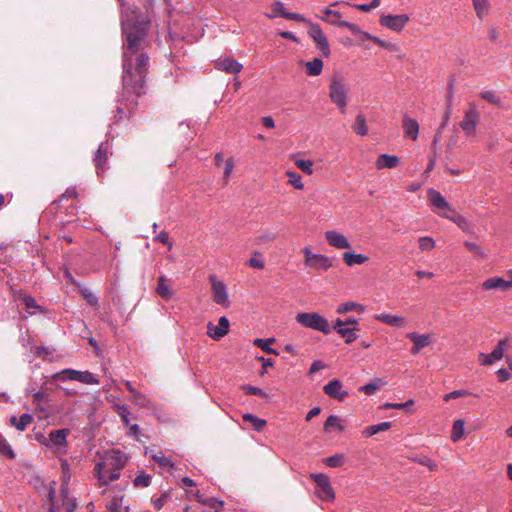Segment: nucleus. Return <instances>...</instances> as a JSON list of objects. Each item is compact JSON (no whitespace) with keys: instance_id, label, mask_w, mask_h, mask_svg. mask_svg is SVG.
<instances>
[{"instance_id":"obj_29","label":"nucleus","mask_w":512,"mask_h":512,"mask_svg":"<svg viewBox=\"0 0 512 512\" xmlns=\"http://www.w3.org/2000/svg\"><path fill=\"white\" fill-rule=\"evenodd\" d=\"M387 384V382L382 378H374L371 382H369L366 385H363L359 388L360 392L365 393L366 395H373L384 387Z\"/></svg>"},{"instance_id":"obj_32","label":"nucleus","mask_w":512,"mask_h":512,"mask_svg":"<svg viewBox=\"0 0 512 512\" xmlns=\"http://www.w3.org/2000/svg\"><path fill=\"white\" fill-rule=\"evenodd\" d=\"M342 257L345 264L350 267L356 264H364L369 259L367 256L363 254H355L352 252H344Z\"/></svg>"},{"instance_id":"obj_16","label":"nucleus","mask_w":512,"mask_h":512,"mask_svg":"<svg viewBox=\"0 0 512 512\" xmlns=\"http://www.w3.org/2000/svg\"><path fill=\"white\" fill-rule=\"evenodd\" d=\"M109 154H111L109 142L108 141L102 142L99 145V147L95 153V156L93 158V162L95 164L97 174L104 172L105 164L107 162Z\"/></svg>"},{"instance_id":"obj_49","label":"nucleus","mask_w":512,"mask_h":512,"mask_svg":"<svg viewBox=\"0 0 512 512\" xmlns=\"http://www.w3.org/2000/svg\"><path fill=\"white\" fill-rule=\"evenodd\" d=\"M297 168L302 170L307 175L313 174V162L310 160L295 159L294 161Z\"/></svg>"},{"instance_id":"obj_19","label":"nucleus","mask_w":512,"mask_h":512,"mask_svg":"<svg viewBox=\"0 0 512 512\" xmlns=\"http://www.w3.org/2000/svg\"><path fill=\"white\" fill-rule=\"evenodd\" d=\"M512 288V280H505L502 277H491L486 279L482 283V289L483 290H502V291H508Z\"/></svg>"},{"instance_id":"obj_9","label":"nucleus","mask_w":512,"mask_h":512,"mask_svg":"<svg viewBox=\"0 0 512 512\" xmlns=\"http://www.w3.org/2000/svg\"><path fill=\"white\" fill-rule=\"evenodd\" d=\"M309 24L308 34L316 43L318 49L321 51L322 56L329 57L330 56V46L327 40L326 35L322 31L321 27L318 24L306 22Z\"/></svg>"},{"instance_id":"obj_55","label":"nucleus","mask_w":512,"mask_h":512,"mask_svg":"<svg viewBox=\"0 0 512 512\" xmlns=\"http://www.w3.org/2000/svg\"><path fill=\"white\" fill-rule=\"evenodd\" d=\"M152 458L154 459L155 462H157V464L162 467V468H167V469H170V468H173L174 465L172 463V461L165 457L164 455H162V453H160L159 455L157 454H154L152 456Z\"/></svg>"},{"instance_id":"obj_6","label":"nucleus","mask_w":512,"mask_h":512,"mask_svg":"<svg viewBox=\"0 0 512 512\" xmlns=\"http://www.w3.org/2000/svg\"><path fill=\"white\" fill-rule=\"evenodd\" d=\"M310 477L318 487L316 494L321 500L330 502L335 499L334 489L331 486L330 478L326 474L316 473L311 474Z\"/></svg>"},{"instance_id":"obj_38","label":"nucleus","mask_w":512,"mask_h":512,"mask_svg":"<svg viewBox=\"0 0 512 512\" xmlns=\"http://www.w3.org/2000/svg\"><path fill=\"white\" fill-rule=\"evenodd\" d=\"M113 409L119 415L123 424L128 426L130 423L129 416L131 415L129 407L124 404L116 403L113 405Z\"/></svg>"},{"instance_id":"obj_42","label":"nucleus","mask_w":512,"mask_h":512,"mask_svg":"<svg viewBox=\"0 0 512 512\" xmlns=\"http://www.w3.org/2000/svg\"><path fill=\"white\" fill-rule=\"evenodd\" d=\"M286 175L288 177V184L292 185L298 190H302L304 188V183L302 182V177L300 174L294 171H287Z\"/></svg>"},{"instance_id":"obj_48","label":"nucleus","mask_w":512,"mask_h":512,"mask_svg":"<svg viewBox=\"0 0 512 512\" xmlns=\"http://www.w3.org/2000/svg\"><path fill=\"white\" fill-rule=\"evenodd\" d=\"M465 247L472 252L475 256L479 258H486L487 254L485 251L475 242L465 241L464 242Z\"/></svg>"},{"instance_id":"obj_3","label":"nucleus","mask_w":512,"mask_h":512,"mask_svg":"<svg viewBox=\"0 0 512 512\" xmlns=\"http://www.w3.org/2000/svg\"><path fill=\"white\" fill-rule=\"evenodd\" d=\"M349 85L345 82L343 77L333 75L329 85L330 100L341 110L347 105V95L349 93Z\"/></svg>"},{"instance_id":"obj_52","label":"nucleus","mask_w":512,"mask_h":512,"mask_svg":"<svg viewBox=\"0 0 512 512\" xmlns=\"http://www.w3.org/2000/svg\"><path fill=\"white\" fill-rule=\"evenodd\" d=\"M151 476L144 472L137 475L133 481L134 486L136 487H147L151 483Z\"/></svg>"},{"instance_id":"obj_7","label":"nucleus","mask_w":512,"mask_h":512,"mask_svg":"<svg viewBox=\"0 0 512 512\" xmlns=\"http://www.w3.org/2000/svg\"><path fill=\"white\" fill-rule=\"evenodd\" d=\"M59 380H75L84 384H98L99 380L89 371H78L74 369H64L54 376Z\"/></svg>"},{"instance_id":"obj_10","label":"nucleus","mask_w":512,"mask_h":512,"mask_svg":"<svg viewBox=\"0 0 512 512\" xmlns=\"http://www.w3.org/2000/svg\"><path fill=\"white\" fill-rule=\"evenodd\" d=\"M209 280L212 286L213 301L219 305L228 307L230 302L224 282L219 280L215 275H210Z\"/></svg>"},{"instance_id":"obj_2","label":"nucleus","mask_w":512,"mask_h":512,"mask_svg":"<svg viewBox=\"0 0 512 512\" xmlns=\"http://www.w3.org/2000/svg\"><path fill=\"white\" fill-rule=\"evenodd\" d=\"M127 462V456L120 450H112L107 453L103 461L95 465V476L100 486H106L111 481H115L120 477V470L124 468Z\"/></svg>"},{"instance_id":"obj_63","label":"nucleus","mask_w":512,"mask_h":512,"mask_svg":"<svg viewBox=\"0 0 512 512\" xmlns=\"http://www.w3.org/2000/svg\"><path fill=\"white\" fill-rule=\"evenodd\" d=\"M259 361L262 362V371L261 375H264L266 373V370L268 367L273 366L274 361L271 358H264L263 356L257 358Z\"/></svg>"},{"instance_id":"obj_4","label":"nucleus","mask_w":512,"mask_h":512,"mask_svg":"<svg viewBox=\"0 0 512 512\" xmlns=\"http://www.w3.org/2000/svg\"><path fill=\"white\" fill-rule=\"evenodd\" d=\"M295 319L303 327L322 332L323 334L331 332L328 320L316 312H301L296 315Z\"/></svg>"},{"instance_id":"obj_51","label":"nucleus","mask_w":512,"mask_h":512,"mask_svg":"<svg viewBox=\"0 0 512 512\" xmlns=\"http://www.w3.org/2000/svg\"><path fill=\"white\" fill-rule=\"evenodd\" d=\"M418 243H419V248L422 251H431L432 249L435 248L434 239L431 237H428V236L420 237L418 239Z\"/></svg>"},{"instance_id":"obj_43","label":"nucleus","mask_w":512,"mask_h":512,"mask_svg":"<svg viewBox=\"0 0 512 512\" xmlns=\"http://www.w3.org/2000/svg\"><path fill=\"white\" fill-rule=\"evenodd\" d=\"M473 5L477 16L482 20L488 12V0H473Z\"/></svg>"},{"instance_id":"obj_20","label":"nucleus","mask_w":512,"mask_h":512,"mask_svg":"<svg viewBox=\"0 0 512 512\" xmlns=\"http://www.w3.org/2000/svg\"><path fill=\"white\" fill-rule=\"evenodd\" d=\"M427 198L429 199L431 206L440 210H452L448 201L442 196V194L433 189L427 190Z\"/></svg>"},{"instance_id":"obj_60","label":"nucleus","mask_w":512,"mask_h":512,"mask_svg":"<svg viewBox=\"0 0 512 512\" xmlns=\"http://www.w3.org/2000/svg\"><path fill=\"white\" fill-rule=\"evenodd\" d=\"M380 5V0H372L369 4H356L354 7L362 12H369Z\"/></svg>"},{"instance_id":"obj_1","label":"nucleus","mask_w":512,"mask_h":512,"mask_svg":"<svg viewBox=\"0 0 512 512\" xmlns=\"http://www.w3.org/2000/svg\"><path fill=\"white\" fill-rule=\"evenodd\" d=\"M149 24L137 10L124 12L122 31L126 37V45L123 52V90L120 101L129 113L138 105V98L146 93L145 76L149 57L143 51V44Z\"/></svg>"},{"instance_id":"obj_59","label":"nucleus","mask_w":512,"mask_h":512,"mask_svg":"<svg viewBox=\"0 0 512 512\" xmlns=\"http://www.w3.org/2000/svg\"><path fill=\"white\" fill-rule=\"evenodd\" d=\"M19 298L23 301L26 308H39L34 297H32L31 295H28L26 293H20Z\"/></svg>"},{"instance_id":"obj_12","label":"nucleus","mask_w":512,"mask_h":512,"mask_svg":"<svg viewBox=\"0 0 512 512\" xmlns=\"http://www.w3.org/2000/svg\"><path fill=\"white\" fill-rule=\"evenodd\" d=\"M69 434L70 430L67 428L50 431L48 435L49 447H57L59 451L65 453L67 451V437Z\"/></svg>"},{"instance_id":"obj_61","label":"nucleus","mask_w":512,"mask_h":512,"mask_svg":"<svg viewBox=\"0 0 512 512\" xmlns=\"http://www.w3.org/2000/svg\"><path fill=\"white\" fill-rule=\"evenodd\" d=\"M154 241L165 244L169 249L172 248V242L169 241L168 233L165 231L160 232L154 237Z\"/></svg>"},{"instance_id":"obj_31","label":"nucleus","mask_w":512,"mask_h":512,"mask_svg":"<svg viewBox=\"0 0 512 512\" xmlns=\"http://www.w3.org/2000/svg\"><path fill=\"white\" fill-rule=\"evenodd\" d=\"M392 423L389 421H385L376 425H370L367 426L363 431L362 434L365 437H371L377 433L387 431L391 428Z\"/></svg>"},{"instance_id":"obj_56","label":"nucleus","mask_w":512,"mask_h":512,"mask_svg":"<svg viewBox=\"0 0 512 512\" xmlns=\"http://www.w3.org/2000/svg\"><path fill=\"white\" fill-rule=\"evenodd\" d=\"M242 390L247 394V395H257V396H261V397H267L268 395L263 392L262 389L258 388V387H255V386H252L250 384H245L242 386Z\"/></svg>"},{"instance_id":"obj_34","label":"nucleus","mask_w":512,"mask_h":512,"mask_svg":"<svg viewBox=\"0 0 512 512\" xmlns=\"http://www.w3.org/2000/svg\"><path fill=\"white\" fill-rule=\"evenodd\" d=\"M306 73L309 76H318L321 74L323 69V61L320 58H314L305 64Z\"/></svg>"},{"instance_id":"obj_26","label":"nucleus","mask_w":512,"mask_h":512,"mask_svg":"<svg viewBox=\"0 0 512 512\" xmlns=\"http://www.w3.org/2000/svg\"><path fill=\"white\" fill-rule=\"evenodd\" d=\"M167 281L168 280L164 275L159 276L156 287V293L165 300H169L173 296V291Z\"/></svg>"},{"instance_id":"obj_33","label":"nucleus","mask_w":512,"mask_h":512,"mask_svg":"<svg viewBox=\"0 0 512 512\" xmlns=\"http://www.w3.org/2000/svg\"><path fill=\"white\" fill-rule=\"evenodd\" d=\"M242 419L246 423H250L254 429L258 432L262 431L266 426V420L259 418L251 413H246L242 416Z\"/></svg>"},{"instance_id":"obj_11","label":"nucleus","mask_w":512,"mask_h":512,"mask_svg":"<svg viewBox=\"0 0 512 512\" xmlns=\"http://www.w3.org/2000/svg\"><path fill=\"white\" fill-rule=\"evenodd\" d=\"M408 22L409 16L406 14L383 15L380 18V24L382 26L396 32H400Z\"/></svg>"},{"instance_id":"obj_54","label":"nucleus","mask_w":512,"mask_h":512,"mask_svg":"<svg viewBox=\"0 0 512 512\" xmlns=\"http://www.w3.org/2000/svg\"><path fill=\"white\" fill-rule=\"evenodd\" d=\"M234 165H235V163H234V159L232 157L228 158L225 161V167H224V172H223V181L225 184H227L229 182V179L233 172Z\"/></svg>"},{"instance_id":"obj_27","label":"nucleus","mask_w":512,"mask_h":512,"mask_svg":"<svg viewBox=\"0 0 512 512\" xmlns=\"http://www.w3.org/2000/svg\"><path fill=\"white\" fill-rule=\"evenodd\" d=\"M195 497L199 503L208 506L209 508L213 509L214 512H220V510L223 508V501L218 500L217 498L204 497V495L200 494L199 491L196 493Z\"/></svg>"},{"instance_id":"obj_13","label":"nucleus","mask_w":512,"mask_h":512,"mask_svg":"<svg viewBox=\"0 0 512 512\" xmlns=\"http://www.w3.org/2000/svg\"><path fill=\"white\" fill-rule=\"evenodd\" d=\"M323 392L330 398L343 401L348 395V391L343 388V384L338 379H333L323 387Z\"/></svg>"},{"instance_id":"obj_44","label":"nucleus","mask_w":512,"mask_h":512,"mask_svg":"<svg viewBox=\"0 0 512 512\" xmlns=\"http://www.w3.org/2000/svg\"><path fill=\"white\" fill-rule=\"evenodd\" d=\"M480 97L494 106L500 107L502 104L501 98L494 91H483L480 94Z\"/></svg>"},{"instance_id":"obj_64","label":"nucleus","mask_w":512,"mask_h":512,"mask_svg":"<svg viewBox=\"0 0 512 512\" xmlns=\"http://www.w3.org/2000/svg\"><path fill=\"white\" fill-rule=\"evenodd\" d=\"M325 368V364L321 360H315L309 369V374H314Z\"/></svg>"},{"instance_id":"obj_36","label":"nucleus","mask_w":512,"mask_h":512,"mask_svg":"<svg viewBox=\"0 0 512 512\" xmlns=\"http://www.w3.org/2000/svg\"><path fill=\"white\" fill-rule=\"evenodd\" d=\"M407 337L412 341L413 344H416L421 349L430 344V337L425 334H418L416 332H411V333L407 334Z\"/></svg>"},{"instance_id":"obj_25","label":"nucleus","mask_w":512,"mask_h":512,"mask_svg":"<svg viewBox=\"0 0 512 512\" xmlns=\"http://www.w3.org/2000/svg\"><path fill=\"white\" fill-rule=\"evenodd\" d=\"M337 4L338 3L335 2V3L331 4L330 7L323 9V16H321L320 18L330 24L341 26L340 23L344 21V20H340V18L342 16L341 13L339 11L333 10L331 8L332 6H335ZM342 27H344V26L342 25Z\"/></svg>"},{"instance_id":"obj_17","label":"nucleus","mask_w":512,"mask_h":512,"mask_svg":"<svg viewBox=\"0 0 512 512\" xmlns=\"http://www.w3.org/2000/svg\"><path fill=\"white\" fill-rule=\"evenodd\" d=\"M271 9L273 10L274 14L268 15V17H270V18H273L275 15H279L288 20H294V21H298V22H308V20L303 15L298 14V13L288 12L285 9L284 4L280 1H275L274 3H272Z\"/></svg>"},{"instance_id":"obj_58","label":"nucleus","mask_w":512,"mask_h":512,"mask_svg":"<svg viewBox=\"0 0 512 512\" xmlns=\"http://www.w3.org/2000/svg\"><path fill=\"white\" fill-rule=\"evenodd\" d=\"M169 498V494L168 493H163L161 496L157 497V498H152V505L153 507L159 511L163 508L165 502L168 500Z\"/></svg>"},{"instance_id":"obj_35","label":"nucleus","mask_w":512,"mask_h":512,"mask_svg":"<svg viewBox=\"0 0 512 512\" xmlns=\"http://www.w3.org/2000/svg\"><path fill=\"white\" fill-rule=\"evenodd\" d=\"M323 429L325 432H330L332 429L341 432L344 430V427L341 424V419L337 415H330L326 419Z\"/></svg>"},{"instance_id":"obj_5","label":"nucleus","mask_w":512,"mask_h":512,"mask_svg":"<svg viewBox=\"0 0 512 512\" xmlns=\"http://www.w3.org/2000/svg\"><path fill=\"white\" fill-rule=\"evenodd\" d=\"M301 252L304 256V265L317 272L327 271L333 265L330 257L313 253L309 247H304Z\"/></svg>"},{"instance_id":"obj_39","label":"nucleus","mask_w":512,"mask_h":512,"mask_svg":"<svg viewBox=\"0 0 512 512\" xmlns=\"http://www.w3.org/2000/svg\"><path fill=\"white\" fill-rule=\"evenodd\" d=\"M131 400L138 406L142 407V408H151L152 407V402L151 400L146 396L144 395L143 393H141L140 391L136 390L132 395H131Z\"/></svg>"},{"instance_id":"obj_45","label":"nucleus","mask_w":512,"mask_h":512,"mask_svg":"<svg viewBox=\"0 0 512 512\" xmlns=\"http://www.w3.org/2000/svg\"><path fill=\"white\" fill-rule=\"evenodd\" d=\"M345 461V457L343 454H334L330 457H327L324 462L327 466L332 468H338L343 465Z\"/></svg>"},{"instance_id":"obj_46","label":"nucleus","mask_w":512,"mask_h":512,"mask_svg":"<svg viewBox=\"0 0 512 512\" xmlns=\"http://www.w3.org/2000/svg\"><path fill=\"white\" fill-rule=\"evenodd\" d=\"M464 434V423L462 420H456L452 428L451 439L456 442L462 438Z\"/></svg>"},{"instance_id":"obj_15","label":"nucleus","mask_w":512,"mask_h":512,"mask_svg":"<svg viewBox=\"0 0 512 512\" xmlns=\"http://www.w3.org/2000/svg\"><path fill=\"white\" fill-rule=\"evenodd\" d=\"M508 343V338L500 340L497 346L493 349L490 354H480V362L482 365H492L495 361L500 360L503 357L504 349Z\"/></svg>"},{"instance_id":"obj_18","label":"nucleus","mask_w":512,"mask_h":512,"mask_svg":"<svg viewBox=\"0 0 512 512\" xmlns=\"http://www.w3.org/2000/svg\"><path fill=\"white\" fill-rule=\"evenodd\" d=\"M325 238L328 244L337 249H348L351 247L348 239L344 234L335 230H328L325 232Z\"/></svg>"},{"instance_id":"obj_62","label":"nucleus","mask_w":512,"mask_h":512,"mask_svg":"<svg viewBox=\"0 0 512 512\" xmlns=\"http://www.w3.org/2000/svg\"><path fill=\"white\" fill-rule=\"evenodd\" d=\"M78 193L77 190L74 187L66 189V191L61 195L60 201L64 199H74L77 198Z\"/></svg>"},{"instance_id":"obj_47","label":"nucleus","mask_w":512,"mask_h":512,"mask_svg":"<svg viewBox=\"0 0 512 512\" xmlns=\"http://www.w3.org/2000/svg\"><path fill=\"white\" fill-rule=\"evenodd\" d=\"M0 454L10 458H15V453L12 450L11 446L7 442V440L0 434Z\"/></svg>"},{"instance_id":"obj_50","label":"nucleus","mask_w":512,"mask_h":512,"mask_svg":"<svg viewBox=\"0 0 512 512\" xmlns=\"http://www.w3.org/2000/svg\"><path fill=\"white\" fill-rule=\"evenodd\" d=\"M412 460L420 465L428 467L430 471H436L438 469V465L428 456L415 457Z\"/></svg>"},{"instance_id":"obj_23","label":"nucleus","mask_w":512,"mask_h":512,"mask_svg":"<svg viewBox=\"0 0 512 512\" xmlns=\"http://www.w3.org/2000/svg\"><path fill=\"white\" fill-rule=\"evenodd\" d=\"M479 120V112L474 103L469 104V108L465 113L464 119L462 121V128H475L478 124Z\"/></svg>"},{"instance_id":"obj_53","label":"nucleus","mask_w":512,"mask_h":512,"mask_svg":"<svg viewBox=\"0 0 512 512\" xmlns=\"http://www.w3.org/2000/svg\"><path fill=\"white\" fill-rule=\"evenodd\" d=\"M471 395H473V394L471 392H469L468 390H464V389L454 390L448 394H445L443 397V400L448 402L452 399H457V398L471 396Z\"/></svg>"},{"instance_id":"obj_24","label":"nucleus","mask_w":512,"mask_h":512,"mask_svg":"<svg viewBox=\"0 0 512 512\" xmlns=\"http://www.w3.org/2000/svg\"><path fill=\"white\" fill-rule=\"evenodd\" d=\"M399 163H400V159L398 156L389 155V154H381L378 156L375 165L378 170H381V169H385V168L393 169V168L397 167Z\"/></svg>"},{"instance_id":"obj_30","label":"nucleus","mask_w":512,"mask_h":512,"mask_svg":"<svg viewBox=\"0 0 512 512\" xmlns=\"http://www.w3.org/2000/svg\"><path fill=\"white\" fill-rule=\"evenodd\" d=\"M32 422L33 417L28 413L22 414L19 418L16 416H12L10 418L11 425H13L19 431H24Z\"/></svg>"},{"instance_id":"obj_57","label":"nucleus","mask_w":512,"mask_h":512,"mask_svg":"<svg viewBox=\"0 0 512 512\" xmlns=\"http://www.w3.org/2000/svg\"><path fill=\"white\" fill-rule=\"evenodd\" d=\"M80 292L82 296L87 300L88 304L91 306L98 305V298L88 288H81Z\"/></svg>"},{"instance_id":"obj_22","label":"nucleus","mask_w":512,"mask_h":512,"mask_svg":"<svg viewBox=\"0 0 512 512\" xmlns=\"http://www.w3.org/2000/svg\"><path fill=\"white\" fill-rule=\"evenodd\" d=\"M374 318L384 324L402 328L406 326L407 321L404 317L398 316V315H392V314H386V313H380L375 314Z\"/></svg>"},{"instance_id":"obj_21","label":"nucleus","mask_w":512,"mask_h":512,"mask_svg":"<svg viewBox=\"0 0 512 512\" xmlns=\"http://www.w3.org/2000/svg\"><path fill=\"white\" fill-rule=\"evenodd\" d=\"M216 67L218 70L224 71L226 73L237 74L242 70L243 65L235 59L228 57L219 60L216 63Z\"/></svg>"},{"instance_id":"obj_14","label":"nucleus","mask_w":512,"mask_h":512,"mask_svg":"<svg viewBox=\"0 0 512 512\" xmlns=\"http://www.w3.org/2000/svg\"><path fill=\"white\" fill-rule=\"evenodd\" d=\"M229 326V320L225 316L220 317L217 325L212 322L208 323L207 334L214 340H220L229 332Z\"/></svg>"},{"instance_id":"obj_8","label":"nucleus","mask_w":512,"mask_h":512,"mask_svg":"<svg viewBox=\"0 0 512 512\" xmlns=\"http://www.w3.org/2000/svg\"><path fill=\"white\" fill-rule=\"evenodd\" d=\"M340 24L347 27L354 35H359L362 40L363 39L372 40L374 43H376L380 47H383L391 52H396V51L400 50V47L396 43L385 42L377 36H374L367 32L362 31L360 29V27L356 24L350 23L348 21H343Z\"/></svg>"},{"instance_id":"obj_41","label":"nucleus","mask_w":512,"mask_h":512,"mask_svg":"<svg viewBox=\"0 0 512 512\" xmlns=\"http://www.w3.org/2000/svg\"><path fill=\"white\" fill-rule=\"evenodd\" d=\"M274 341H275L274 338H271L269 340L257 338L254 340V344L268 354L278 355V351L276 349L270 347V343H272Z\"/></svg>"},{"instance_id":"obj_40","label":"nucleus","mask_w":512,"mask_h":512,"mask_svg":"<svg viewBox=\"0 0 512 512\" xmlns=\"http://www.w3.org/2000/svg\"><path fill=\"white\" fill-rule=\"evenodd\" d=\"M359 331V327L350 328V327H344L343 329H340L338 334L344 338L345 342L347 344H350L354 342L357 339L356 332Z\"/></svg>"},{"instance_id":"obj_37","label":"nucleus","mask_w":512,"mask_h":512,"mask_svg":"<svg viewBox=\"0 0 512 512\" xmlns=\"http://www.w3.org/2000/svg\"><path fill=\"white\" fill-rule=\"evenodd\" d=\"M354 310L358 311V312H363L365 310V307L362 304H359V303L345 302V303L340 304L337 307L336 312L338 314H345V313H348V312L354 311Z\"/></svg>"},{"instance_id":"obj_28","label":"nucleus","mask_w":512,"mask_h":512,"mask_svg":"<svg viewBox=\"0 0 512 512\" xmlns=\"http://www.w3.org/2000/svg\"><path fill=\"white\" fill-rule=\"evenodd\" d=\"M437 213L442 217L452 220L459 228H461L465 232H469L472 228V224L470 223V221H468L464 216L460 214H455L454 216H451L445 212L441 213L440 211H437Z\"/></svg>"}]
</instances>
